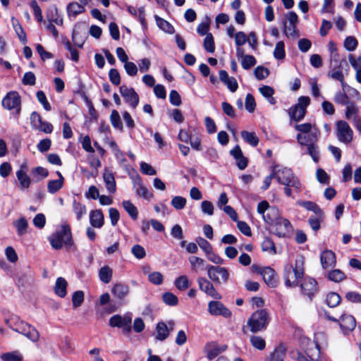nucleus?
Returning a JSON list of instances; mask_svg holds the SVG:
<instances>
[{
	"instance_id": "1",
	"label": "nucleus",
	"mask_w": 361,
	"mask_h": 361,
	"mask_svg": "<svg viewBox=\"0 0 361 361\" xmlns=\"http://www.w3.org/2000/svg\"><path fill=\"white\" fill-rule=\"evenodd\" d=\"M303 265L304 257L298 255L295 258L294 266L288 264L285 267L283 278L287 287H296L298 285L299 279L304 276Z\"/></svg>"
},
{
	"instance_id": "2",
	"label": "nucleus",
	"mask_w": 361,
	"mask_h": 361,
	"mask_svg": "<svg viewBox=\"0 0 361 361\" xmlns=\"http://www.w3.org/2000/svg\"><path fill=\"white\" fill-rule=\"evenodd\" d=\"M48 240L52 248L55 250H60L63 246L70 248L73 245L70 226L67 224L62 225L61 229L52 233Z\"/></svg>"
},
{
	"instance_id": "3",
	"label": "nucleus",
	"mask_w": 361,
	"mask_h": 361,
	"mask_svg": "<svg viewBox=\"0 0 361 361\" xmlns=\"http://www.w3.org/2000/svg\"><path fill=\"white\" fill-rule=\"evenodd\" d=\"M6 323L13 330L22 334L32 341H38L39 338L38 331L34 326L21 321L17 316L12 315L6 319Z\"/></svg>"
},
{
	"instance_id": "4",
	"label": "nucleus",
	"mask_w": 361,
	"mask_h": 361,
	"mask_svg": "<svg viewBox=\"0 0 361 361\" xmlns=\"http://www.w3.org/2000/svg\"><path fill=\"white\" fill-rule=\"evenodd\" d=\"M273 169L275 178L279 183L285 186H291L295 189H300L301 184L290 169L279 168V166H274Z\"/></svg>"
},
{
	"instance_id": "5",
	"label": "nucleus",
	"mask_w": 361,
	"mask_h": 361,
	"mask_svg": "<svg viewBox=\"0 0 361 361\" xmlns=\"http://www.w3.org/2000/svg\"><path fill=\"white\" fill-rule=\"evenodd\" d=\"M269 323L267 312L265 310L255 312L247 321V325L253 333L265 329Z\"/></svg>"
},
{
	"instance_id": "6",
	"label": "nucleus",
	"mask_w": 361,
	"mask_h": 361,
	"mask_svg": "<svg viewBox=\"0 0 361 361\" xmlns=\"http://www.w3.org/2000/svg\"><path fill=\"white\" fill-rule=\"evenodd\" d=\"M2 106L7 110H13L16 118H18L21 111V97L18 92L11 91L6 94L1 101Z\"/></svg>"
},
{
	"instance_id": "7",
	"label": "nucleus",
	"mask_w": 361,
	"mask_h": 361,
	"mask_svg": "<svg viewBox=\"0 0 361 361\" xmlns=\"http://www.w3.org/2000/svg\"><path fill=\"white\" fill-rule=\"evenodd\" d=\"M209 279L215 283H225L229 279V272L225 267L207 265L205 267Z\"/></svg>"
},
{
	"instance_id": "8",
	"label": "nucleus",
	"mask_w": 361,
	"mask_h": 361,
	"mask_svg": "<svg viewBox=\"0 0 361 361\" xmlns=\"http://www.w3.org/2000/svg\"><path fill=\"white\" fill-rule=\"evenodd\" d=\"M132 315L127 313L123 316L115 314L109 319V325L111 327L121 328L126 334H130L132 331Z\"/></svg>"
},
{
	"instance_id": "9",
	"label": "nucleus",
	"mask_w": 361,
	"mask_h": 361,
	"mask_svg": "<svg viewBox=\"0 0 361 361\" xmlns=\"http://www.w3.org/2000/svg\"><path fill=\"white\" fill-rule=\"evenodd\" d=\"M336 136L340 142L346 145L352 142L353 131L346 121H338L336 123Z\"/></svg>"
},
{
	"instance_id": "10",
	"label": "nucleus",
	"mask_w": 361,
	"mask_h": 361,
	"mask_svg": "<svg viewBox=\"0 0 361 361\" xmlns=\"http://www.w3.org/2000/svg\"><path fill=\"white\" fill-rule=\"evenodd\" d=\"M176 323L173 320H169L166 322H159L155 328V339L159 341H165L173 331Z\"/></svg>"
},
{
	"instance_id": "11",
	"label": "nucleus",
	"mask_w": 361,
	"mask_h": 361,
	"mask_svg": "<svg viewBox=\"0 0 361 361\" xmlns=\"http://www.w3.org/2000/svg\"><path fill=\"white\" fill-rule=\"evenodd\" d=\"M30 123L32 128L44 133L50 134L53 131L52 124L43 121L41 116L36 111H33L30 115Z\"/></svg>"
},
{
	"instance_id": "12",
	"label": "nucleus",
	"mask_w": 361,
	"mask_h": 361,
	"mask_svg": "<svg viewBox=\"0 0 361 361\" xmlns=\"http://www.w3.org/2000/svg\"><path fill=\"white\" fill-rule=\"evenodd\" d=\"M298 361H319L320 349L317 343H311L304 352H297Z\"/></svg>"
},
{
	"instance_id": "13",
	"label": "nucleus",
	"mask_w": 361,
	"mask_h": 361,
	"mask_svg": "<svg viewBox=\"0 0 361 361\" xmlns=\"http://www.w3.org/2000/svg\"><path fill=\"white\" fill-rule=\"evenodd\" d=\"M272 225L273 233L279 238L286 237L292 230L290 221L283 217L278 218Z\"/></svg>"
},
{
	"instance_id": "14",
	"label": "nucleus",
	"mask_w": 361,
	"mask_h": 361,
	"mask_svg": "<svg viewBox=\"0 0 361 361\" xmlns=\"http://www.w3.org/2000/svg\"><path fill=\"white\" fill-rule=\"evenodd\" d=\"M121 96L125 101L133 108L135 109L139 103V96L133 87L123 85L119 88Z\"/></svg>"
},
{
	"instance_id": "15",
	"label": "nucleus",
	"mask_w": 361,
	"mask_h": 361,
	"mask_svg": "<svg viewBox=\"0 0 361 361\" xmlns=\"http://www.w3.org/2000/svg\"><path fill=\"white\" fill-rule=\"evenodd\" d=\"M197 282L199 288L205 293L207 295L216 300H219L221 298V295L215 289L213 283L206 278L198 277Z\"/></svg>"
},
{
	"instance_id": "16",
	"label": "nucleus",
	"mask_w": 361,
	"mask_h": 361,
	"mask_svg": "<svg viewBox=\"0 0 361 361\" xmlns=\"http://www.w3.org/2000/svg\"><path fill=\"white\" fill-rule=\"evenodd\" d=\"M300 288L302 294L311 300L318 291L317 282L312 278L305 277L300 283Z\"/></svg>"
},
{
	"instance_id": "17",
	"label": "nucleus",
	"mask_w": 361,
	"mask_h": 361,
	"mask_svg": "<svg viewBox=\"0 0 361 361\" xmlns=\"http://www.w3.org/2000/svg\"><path fill=\"white\" fill-rule=\"evenodd\" d=\"M208 311L212 315H221L225 318H228L231 315V311L219 301L209 302L208 304Z\"/></svg>"
},
{
	"instance_id": "18",
	"label": "nucleus",
	"mask_w": 361,
	"mask_h": 361,
	"mask_svg": "<svg viewBox=\"0 0 361 361\" xmlns=\"http://www.w3.org/2000/svg\"><path fill=\"white\" fill-rule=\"evenodd\" d=\"M266 284L271 288H275L278 285V279L275 271L271 267H263L259 271Z\"/></svg>"
},
{
	"instance_id": "19",
	"label": "nucleus",
	"mask_w": 361,
	"mask_h": 361,
	"mask_svg": "<svg viewBox=\"0 0 361 361\" xmlns=\"http://www.w3.org/2000/svg\"><path fill=\"white\" fill-rule=\"evenodd\" d=\"M320 135L319 130H314L312 133L302 135L298 133L296 136L298 142L301 146H305L308 144H314L317 142L318 138Z\"/></svg>"
},
{
	"instance_id": "20",
	"label": "nucleus",
	"mask_w": 361,
	"mask_h": 361,
	"mask_svg": "<svg viewBox=\"0 0 361 361\" xmlns=\"http://www.w3.org/2000/svg\"><path fill=\"white\" fill-rule=\"evenodd\" d=\"M320 261L324 269L334 267L336 263V255L331 250H324L320 255Z\"/></svg>"
},
{
	"instance_id": "21",
	"label": "nucleus",
	"mask_w": 361,
	"mask_h": 361,
	"mask_svg": "<svg viewBox=\"0 0 361 361\" xmlns=\"http://www.w3.org/2000/svg\"><path fill=\"white\" fill-rule=\"evenodd\" d=\"M133 188L137 196L142 197L146 200H150L153 195L142 184L141 178L138 176L133 181Z\"/></svg>"
},
{
	"instance_id": "22",
	"label": "nucleus",
	"mask_w": 361,
	"mask_h": 361,
	"mask_svg": "<svg viewBox=\"0 0 361 361\" xmlns=\"http://www.w3.org/2000/svg\"><path fill=\"white\" fill-rule=\"evenodd\" d=\"M219 75L220 80L227 86L231 92H235L237 90L238 85L235 78L229 77L228 73L224 70H221Z\"/></svg>"
},
{
	"instance_id": "23",
	"label": "nucleus",
	"mask_w": 361,
	"mask_h": 361,
	"mask_svg": "<svg viewBox=\"0 0 361 361\" xmlns=\"http://www.w3.org/2000/svg\"><path fill=\"white\" fill-rule=\"evenodd\" d=\"M226 348V346L220 347L216 343H209L204 347L207 357L210 360L217 357L221 353L224 351Z\"/></svg>"
},
{
	"instance_id": "24",
	"label": "nucleus",
	"mask_w": 361,
	"mask_h": 361,
	"mask_svg": "<svg viewBox=\"0 0 361 361\" xmlns=\"http://www.w3.org/2000/svg\"><path fill=\"white\" fill-rule=\"evenodd\" d=\"M59 177L57 180H50L47 183V190L51 194H54L60 190L64 184V178L60 171H56Z\"/></svg>"
},
{
	"instance_id": "25",
	"label": "nucleus",
	"mask_w": 361,
	"mask_h": 361,
	"mask_svg": "<svg viewBox=\"0 0 361 361\" xmlns=\"http://www.w3.org/2000/svg\"><path fill=\"white\" fill-rule=\"evenodd\" d=\"M339 325L343 331H351L356 326L355 318L352 315L342 314L340 320H338Z\"/></svg>"
},
{
	"instance_id": "26",
	"label": "nucleus",
	"mask_w": 361,
	"mask_h": 361,
	"mask_svg": "<svg viewBox=\"0 0 361 361\" xmlns=\"http://www.w3.org/2000/svg\"><path fill=\"white\" fill-rule=\"evenodd\" d=\"M130 292V288L127 284L117 283L114 284L111 289L112 294L118 299L126 298Z\"/></svg>"
},
{
	"instance_id": "27",
	"label": "nucleus",
	"mask_w": 361,
	"mask_h": 361,
	"mask_svg": "<svg viewBox=\"0 0 361 361\" xmlns=\"http://www.w3.org/2000/svg\"><path fill=\"white\" fill-rule=\"evenodd\" d=\"M90 224L97 228H100L104 225V215L100 209L92 211L90 214Z\"/></svg>"
},
{
	"instance_id": "28",
	"label": "nucleus",
	"mask_w": 361,
	"mask_h": 361,
	"mask_svg": "<svg viewBox=\"0 0 361 361\" xmlns=\"http://www.w3.org/2000/svg\"><path fill=\"white\" fill-rule=\"evenodd\" d=\"M103 179L108 192L114 193L116 190V185L114 174L106 169L103 173Z\"/></svg>"
},
{
	"instance_id": "29",
	"label": "nucleus",
	"mask_w": 361,
	"mask_h": 361,
	"mask_svg": "<svg viewBox=\"0 0 361 361\" xmlns=\"http://www.w3.org/2000/svg\"><path fill=\"white\" fill-rule=\"evenodd\" d=\"M16 176L19 181V189L25 190L30 188L31 184V179L27 174L26 171L21 167L20 170L16 172Z\"/></svg>"
},
{
	"instance_id": "30",
	"label": "nucleus",
	"mask_w": 361,
	"mask_h": 361,
	"mask_svg": "<svg viewBox=\"0 0 361 361\" xmlns=\"http://www.w3.org/2000/svg\"><path fill=\"white\" fill-rule=\"evenodd\" d=\"M67 13L69 18H75L78 15L83 13L85 11V7L80 3H69L66 8Z\"/></svg>"
},
{
	"instance_id": "31",
	"label": "nucleus",
	"mask_w": 361,
	"mask_h": 361,
	"mask_svg": "<svg viewBox=\"0 0 361 361\" xmlns=\"http://www.w3.org/2000/svg\"><path fill=\"white\" fill-rule=\"evenodd\" d=\"M345 118L348 120L351 121L352 123L360 118L359 116V109L355 103L350 102V104H348L345 109Z\"/></svg>"
},
{
	"instance_id": "32",
	"label": "nucleus",
	"mask_w": 361,
	"mask_h": 361,
	"mask_svg": "<svg viewBox=\"0 0 361 361\" xmlns=\"http://www.w3.org/2000/svg\"><path fill=\"white\" fill-rule=\"evenodd\" d=\"M67 281L65 280V279L62 277H59L56 279L55 287H54V292L55 293L59 296L60 298H64L66 295V289H67Z\"/></svg>"
},
{
	"instance_id": "33",
	"label": "nucleus",
	"mask_w": 361,
	"mask_h": 361,
	"mask_svg": "<svg viewBox=\"0 0 361 361\" xmlns=\"http://www.w3.org/2000/svg\"><path fill=\"white\" fill-rule=\"evenodd\" d=\"M113 269L107 266H103L99 270V280L104 283H109L112 279Z\"/></svg>"
},
{
	"instance_id": "34",
	"label": "nucleus",
	"mask_w": 361,
	"mask_h": 361,
	"mask_svg": "<svg viewBox=\"0 0 361 361\" xmlns=\"http://www.w3.org/2000/svg\"><path fill=\"white\" fill-rule=\"evenodd\" d=\"M188 260L192 271L197 272L200 270L205 269V261L202 258L196 256H190Z\"/></svg>"
},
{
	"instance_id": "35",
	"label": "nucleus",
	"mask_w": 361,
	"mask_h": 361,
	"mask_svg": "<svg viewBox=\"0 0 361 361\" xmlns=\"http://www.w3.org/2000/svg\"><path fill=\"white\" fill-rule=\"evenodd\" d=\"M241 137L245 142L252 147H256L259 144V138L255 132L243 130L240 133Z\"/></svg>"
},
{
	"instance_id": "36",
	"label": "nucleus",
	"mask_w": 361,
	"mask_h": 361,
	"mask_svg": "<svg viewBox=\"0 0 361 361\" xmlns=\"http://www.w3.org/2000/svg\"><path fill=\"white\" fill-rule=\"evenodd\" d=\"M288 114L292 120L298 122L303 119L306 114V111L302 108L296 106L295 104L289 109Z\"/></svg>"
},
{
	"instance_id": "37",
	"label": "nucleus",
	"mask_w": 361,
	"mask_h": 361,
	"mask_svg": "<svg viewBox=\"0 0 361 361\" xmlns=\"http://www.w3.org/2000/svg\"><path fill=\"white\" fill-rule=\"evenodd\" d=\"M280 217L279 211L275 207H270L262 216L264 221L269 224H273Z\"/></svg>"
},
{
	"instance_id": "38",
	"label": "nucleus",
	"mask_w": 361,
	"mask_h": 361,
	"mask_svg": "<svg viewBox=\"0 0 361 361\" xmlns=\"http://www.w3.org/2000/svg\"><path fill=\"white\" fill-rule=\"evenodd\" d=\"M283 33L288 37L295 39L299 37V32L297 29L298 25L283 24Z\"/></svg>"
},
{
	"instance_id": "39",
	"label": "nucleus",
	"mask_w": 361,
	"mask_h": 361,
	"mask_svg": "<svg viewBox=\"0 0 361 361\" xmlns=\"http://www.w3.org/2000/svg\"><path fill=\"white\" fill-rule=\"evenodd\" d=\"M13 225L16 228L17 233L19 236H22L26 233L28 224L25 218L21 217L18 219L13 222Z\"/></svg>"
},
{
	"instance_id": "40",
	"label": "nucleus",
	"mask_w": 361,
	"mask_h": 361,
	"mask_svg": "<svg viewBox=\"0 0 361 361\" xmlns=\"http://www.w3.org/2000/svg\"><path fill=\"white\" fill-rule=\"evenodd\" d=\"M297 204L307 210L312 211L315 214H319L321 216V213H322V209L319 207L314 202L311 201H298Z\"/></svg>"
},
{
	"instance_id": "41",
	"label": "nucleus",
	"mask_w": 361,
	"mask_h": 361,
	"mask_svg": "<svg viewBox=\"0 0 361 361\" xmlns=\"http://www.w3.org/2000/svg\"><path fill=\"white\" fill-rule=\"evenodd\" d=\"M122 205L129 216L134 220L137 219L138 212L137 207L130 201L124 200Z\"/></svg>"
},
{
	"instance_id": "42",
	"label": "nucleus",
	"mask_w": 361,
	"mask_h": 361,
	"mask_svg": "<svg viewBox=\"0 0 361 361\" xmlns=\"http://www.w3.org/2000/svg\"><path fill=\"white\" fill-rule=\"evenodd\" d=\"M286 357V348L283 346H279L270 355L268 361H283Z\"/></svg>"
},
{
	"instance_id": "43",
	"label": "nucleus",
	"mask_w": 361,
	"mask_h": 361,
	"mask_svg": "<svg viewBox=\"0 0 361 361\" xmlns=\"http://www.w3.org/2000/svg\"><path fill=\"white\" fill-rule=\"evenodd\" d=\"M262 249L264 252H267L270 255L276 254V248L274 241L268 237H266L262 243Z\"/></svg>"
},
{
	"instance_id": "44",
	"label": "nucleus",
	"mask_w": 361,
	"mask_h": 361,
	"mask_svg": "<svg viewBox=\"0 0 361 361\" xmlns=\"http://www.w3.org/2000/svg\"><path fill=\"white\" fill-rule=\"evenodd\" d=\"M350 63L356 71V80L358 82L361 83V56L355 59L350 56L349 59Z\"/></svg>"
},
{
	"instance_id": "45",
	"label": "nucleus",
	"mask_w": 361,
	"mask_h": 361,
	"mask_svg": "<svg viewBox=\"0 0 361 361\" xmlns=\"http://www.w3.org/2000/svg\"><path fill=\"white\" fill-rule=\"evenodd\" d=\"M324 219V214L321 213V216L315 214L314 216H310L308 219V223L311 226L312 229L314 231H318L320 228V224Z\"/></svg>"
},
{
	"instance_id": "46",
	"label": "nucleus",
	"mask_w": 361,
	"mask_h": 361,
	"mask_svg": "<svg viewBox=\"0 0 361 361\" xmlns=\"http://www.w3.org/2000/svg\"><path fill=\"white\" fill-rule=\"evenodd\" d=\"M110 121H111L112 126L115 128H116L121 131L123 130V123L121 122L120 115L116 110H113L111 111V114L110 116Z\"/></svg>"
},
{
	"instance_id": "47",
	"label": "nucleus",
	"mask_w": 361,
	"mask_h": 361,
	"mask_svg": "<svg viewBox=\"0 0 361 361\" xmlns=\"http://www.w3.org/2000/svg\"><path fill=\"white\" fill-rule=\"evenodd\" d=\"M295 128L298 131L300 132L302 135L312 133L314 130H318V128L315 125H313L310 123H305L295 125Z\"/></svg>"
},
{
	"instance_id": "48",
	"label": "nucleus",
	"mask_w": 361,
	"mask_h": 361,
	"mask_svg": "<svg viewBox=\"0 0 361 361\" xmlns=\"http://www.w3.org/2000/svg\"><path fill=\"white\" fill-rule=\"evenodd\" d=\"M341 302L340 295L334 292L327 294L326 298V303L330 307H334Z\"/></svg>"
},
{
	"instance_id": "49",
	"label": "nucleus",
	"mask_w": 361,
	"mask_h": 361,
	"mask_svg": "<svg viewBox=\"0 0 361 361\" xmlns=\"http://www.w3.org/2000/svg\"><path fill=\"white\" fill-rule=\"evenodd\" d=\"M328 279L330 281L338 283L345 279V275L340 269H334L328 273Z\"/></svg>"
},
{
	"instance_id": "50",
	"label": "nucleus",
	"mask_w": 361,
	"mask_h": 361,
	"mask_svg": "<svg viewBox=\"0 0 361 361\" xmlns=\"http://www.w3.org/2000/svg\"><path fill=\"white\" fill-rule=\"evenodd\" d=\"M285 44L282 41H279L276 43L275 49L274 50V56L275 59L281 60L285 58Z\"/></svg>"
},
{
	"instance_id": "51",
	"label": "nucleus",
	"mask_w": 361,
	"mask_h": 361,
	"mask_svg": "<svg viewBox=\"0 0 361 361\" xmlns=\"http://www.w3.org/2000/svg\"><path fill=\"white\" fill-rule=\"evenodd\" d=\"M174 284L179 290H184L190 286L189 280L186 275H182L178 277L175 280Z\"/></svg>"
},
{
	"instance_id": "52",
	"label": "nucleus",
	"mask_w": 361,
	"mask_h": 361,
	"mask_svg": "<svg viewBox=\"0 0 361 361\" xmlns=\"http://www.w3.org/2000/svg\"><path fill=\"white\" fill-rule=\"evenodd\" d=\"M260 93L266 97L269 103L274 104L276 103L275 99L272 97L274 94V90L272 87L264 85L259 89Z\"/></svg>"
},
{
	"instance_id": "53",
	"label": "nucleus",
	"mask_w": 361,
	"mask_h": 361,
	"mask_svg": "<svg viewBox=\"0 0 361 361\" xmlns=\"http://www.w3.org/2000/svg\"><path fill=\"white\" fill-rule=\"evenodd\" d=\"M203 45L205 50L209 53H213L215 51L214 40L211 33H208L206 35Z\"/></svg>"
},
{
	"instance_id": "54",
	"label": "nucleus",
	"mask_w": 361,
	"mask_h": 361,
	"mask_svg": "<svg viewBox=\"0 0 361 361\" xmlns=\"http://www.w3.org/2000/svg\"><path fill=\"white\" fill-rule=\"evenodd\" d=\"M162 300L165 304L169 306H176L178 302L177 296L171 292L164 293L162 295Z\"/></svg>"
},
{
	"instance_id": "55",
	"label": "nucleus",
	"mask_w": 361,
	"mask_h": 361,
	"mask_svg": "<svg viewBox=\"0 0 361 361\" xmlns=\"http://www.w3.org/2000/svg\"><path fill=\"white\" fill-rule=\"evenodd\" d=\"M13 25L14 30L19 38V40L23 44H26L27 43L26 34L24 32L21 25L18 23V22L17 20L14 21L13 19Z\"/></svg>"
},
{
	"instance_id": "56",
	"label": "nucleus",
	"mask_w": 361,
	"mask_h": 361,
	"mask_svg": "<svg viewBox=\"0 0 361 361\" xmlns=\"http://www.w3.org/2000/svg\"><path fill=\"white\" fill-rule=\"evenodd\" d=\"M73 209L76 215L78 220H80L84 214H86V207L84 204L74 200L73 204Z\"/></svg>"
},
{
	"instance_id": "57",
	"label": "nucleus",
	"mask_w": 361,
	"mask_h": 361,
	"mask_svg": "<svg viewBox=\"0 0 361 361\" xmlns=\"http://www.w3.org/2000/svg\"><path fill=\"white\" fill-rule=\"evenodd\" d=\"M305 146L307 147L308 154L312 157L314 161L317 162L319 159V152L318 146L316 145V143L308 144Z\"/></svg>"
},
{
	"instance_id": "58",
	"label": "nucleus",
	"mask_w": 361,
	"mask_h": 361,
	"mask_svg": "<svg viewBox=\"0 0 361 361\" xmlns=\"http://www.w3.org/2000/svg\"><path fill=\"white\" fill-rule=\"evenodd\" d=\"M257 63L255 58L252 55H245L241 61V66L245 70H248Z\"/></svg>"
},
{
	"instance_id": "59",
	"label": "nucleus",
	"mask_w": 361,
	"mask_h": 361,
	"mask_svg": "<svg viewBox=\"0 0 361 361\" xmlns=\"http://www.w3.org/2000/svg\"><path fill=\"white\" fill-rule=\"evenodd\" d=\"M187 200L181 196H175L171 200V205L178 210L183 209L186 205Z\"/></svg>"
},
{
	"instance_id": "60",
	"label": "nucleus",
	"mask_w": 361,
	"mask_h": 361,
	"mask_svg": "<svg viewBox=\"0 0 361 361\" xmlns=\"http://www.w3.org/2000/svg\"><path fill=\"white\" fill-rule=\"evenodd\" d=\"M84 293L82 290L75 291L72 295V302L74 308L80 307L84 301Z\"/></svg>"
},
{
	"instance_id": "61",
	"label": "nucleus",
	"mask_w": 361,
	"mask_h": 361,
	"mask_svg": "<svg viewBox=\"0 0 361 361\" xmlns=\"http://www.w3.org/2000/svg\"><path fill=\"white\" fill-rule=\"evenodd\" d=\"M298 15L293 11H290L284 16L282 24L298 25Z\"/></svg>"
},
{
	"instance_id": "62",
	"label": "nucleus",
	"mask_w": 361,
	"mask_h": 361,
	"mask_svg": "<svg viewBox=\"0 0 361 361\" xmlns=\"http://www.w3.org/2000/svg\"><path fill=\"white\" fill-rule=\"evenodd\" d=\"M358 44L357 40L353 36L347 37L344 40V47L349 51L355 50Z\"/></svg>"
},
{
	"instance_id": "63",
	"label": "nucleus",
	"mask_w": 361,
	"mask_h": 361,
	"mask_svg": "<svg viewBox=\"0 0 361 361\" xmlns=\"http://www.w3.org/2000/svg\"><path fill=\"white\" fill-rule=\"evenodd\" d=\"M250 343L254 348H255L259 350H263L265 348V345H266L264 339L263 338H262L261 336H251Z\"/></svg>"
},
{
	"instance_id": "64",
	"label": "nucleus",
	"mask_w": 361,
	"mask_h": 361,
	"mask_svg": "<svg viewBox=\"0 0 361 361\" xmlns=\"http://www.w3.org/2000/svg\"><path fill=\"white\" fill-rule=\"evenodd\" d=\"M1 358L4 361H21L22 356L16 351L3 353Z\"/></svg>"
}]
</instances>
